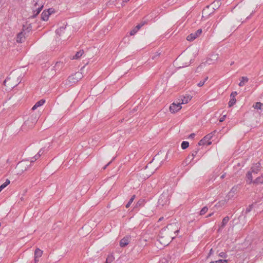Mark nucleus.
Masks as SVG:
<instances>
[{
	"mask_svg": "<svg viewBox=\"0 0 263 263\" xmlns=\"http://www.w3.org/2000/svg\"><path fill=\"white\" fill-rule=\"evenodd\" d=\"M236 102V100L235 98H231L230 99L229 102V107L232 106L234 104H235Z\"/></svg>",
	"mask_w": 263,
	"mask_h": 263,
	"instance_id": "obj_33",
	"label": "nucleus"
},
{
	"mask_svg": "<svg viewBox=\"0 0 263 263\" xmlns=\"http://www.w3.org/2000/svg\"><path fill=\"white\" fill-rule=\"evenodd\" d=\"M213 135V133H211L203 137L198 143L199 145H210L212 143V142L210 141L211 139L212 138Z\"/></svg>",
	"mask_w": 263,
	"mask_h": 263,
	"instance_id": "obj_8",
	"label": "nucleus"
},
{
	"mask_svg": "<svg viewBox=\"0 0 263 263\" xmlns=\"http://www.w3.org/2000/svg\"><path fill=\"white\" fill-rule=\"evenodd\" d=\"M227 201L228 200L226 199L221 200L217 204L215 205V206L217 208H221L225 205Z\"/></svg>",
	"mask_w": 263,
	"mask_h": 263,
	"instance_id": "obj_23",
	"label": "nucleus"
},
{
	"mask_svg": "<svg viewBox=\"0 0 263 263\" xmlns=\"http://www.w3.org/2000/svg\"><path fill=\"white\" fill-rule=\"evenodd\" d=\"M57 34L60 36L63 35L65 33H67L66 26H62L58 28L56 31Z\"/></svg>",
	"mask_w": 263,
	"mask_h": 263,
	"instance_id": "obj_16",
	"label": "nucleus"
},
{
	"mask_svg": "<svg viewBox=\"0 0 263 263\" xmlns=\"http://www.w3.org/2000/svg\"><path fill=\"white\" fill-rule=\"evenodd\" d=\"M31 24H29V26L26 28L25 26V31H26L27 32H29L31 30Z\"/></svg>",
	"mask_w": 263,
	"mask_h": 263,
	"instance_id": "obj_40",
	"label": "nucleus"
},
{
	"mask_svg": "<svg viewBox=\"0 0 263 263\" xmlns=\"http://www.w3.org/2000/svg\"><path fill=\"white\" fill-rule=\"evenodd\" d=\"M249 81V79L247 77H242L241 78L240 82L239 83V86L241 87L243 86L246 83Z\"/></svg>",
	"mask_w": 263,
	"mask_h": 263,
	"instance_id": "obj_22",
	"label": "nucleus"
},
{
	"mask_svg": "<svg viewBox=\"0 0 263 263\" xmlns=\"http://www.w3.org/2000/svg\"><path fill=\"white\" fill-rule=\"evenodd\" d=\"M210 6H208L206 7L205 9H204L202 11V17H204V15L205 16L209 15L212 13L213 12H209L208 11L209 9L210 8Z\"/></svg>",
	"mask_w": 263,
	"mask_h": 263,
	"instance_id": "obj_24",
	"label": "nucleus"
},
{
	"mask_svg": "<svg viewBox=\"0 0 263 263\" xmlns=\"http://www.w3.org/2000/svg\"><path fill=\"white\" fill-rule=\"evenodd\" d=\"M39 261V258H34V263H38Z\"/></svg>",
	"mask_w": 263,
	"mask_h": 263,
	"instance_id": "obj_49",
	"label": "nucleus"
},
{
	"mask_svg": "<svg viewBox=\"0 0 263 263\" xmlns=\"http://www.w3.org/2000/svg\"><path fill=\"white\" fill-rule=\"evenodd\" d=\"M43 252L39 248L35 249L34 251V258H40L43 255Z\"/></svg>",
	"mask_w": 263,
	"mask_h": 263,
	"instance_id": "obj_21",
	"label": "nucleus"
},
{
	"mask_svg": "<svg viewBox=\"0 0 263 263\" xmlns=\"http://www.w3.org/2000/svg\"><path fill=\"white\" fill-rule=\"evenodd\" d=\"M169 195L167 192H163L159 197L157 206L159 209L167 205L170 203Z\"/></svg>",
	"mask_w": 263,
	"mask_h": 263,
	"instance_id": "obj_4",
	"label": "nucleus"
},
{
	"mask_svg": "<svg viewBox=\"0 0 263 263\" xmlns=\"http://www.w3.org/2000/svg\"><path fill=\"white\" fill-rule=\"evenodd\" d=\"M226 115H223L220 119H219V121L220 122H223L225 119H226Z\"/></svg>",
	"mask_w": 263,
	"mask_h": 263,
	"instance_id": "obj_45",
	"label": "nucleus"
},
{
	"mask_svg": "<svg viewBox=\"0 0 263 263\" xmlns=\"http://www.w3.org/2000/svg\"><path fill=\"white\" fill-rule=\"evenodd\" d=\"M173 224H170L166 229L162 230L159 236V241L164 246H167L175 238V236L171 234L173 229Z\"/></svg>",
	"mask_w": 263,
	"mask_h": 263,
	"instance_id": "obj_1",
	"label": "nucleus"
},
{
	"mask_svg": "<svg viewBox=\"0 0 263 263\" xmlns=\"http://www.w3.org/2000/svg\"><path fill=\"white\" fill-rule=\"evenodd\" d=\"M21 81V76L17 73H11L4 81V85L8 89L17 86Z\"/></svg>",
	"mask_w": 263,
	"mask_h": 263,
	"instance_id": "obj_2",
	"label": "nucleus"
},
{
	"mask_svg": "<svg viewBox=\"0 0 263 263\" xmlns=\"http://www.w3.org/2000/svg\"><path fill=\"white\" fill-rule=\"evenodd\" d=\"M143 25V24H138V25H137L135 28L139 30L140 29V28Z\"/></svg>",
	"mask_w": 263,
	"mask_h": 263,
	"instance_id": "obj_44",
	"label": "nucleus"
},
{
	"mask_svg": "<svg viewBox=\"0 0 263 263\" xmlns=\"http://www.w3.org/2000/svg\"><path fill=\"white\" fill-rule=\"evenodd\" d=\"M33 3L34 7L33 8V14L32 15V17H35L37 14H39V13L43 9L44 5L45 4V1L33 0Z\"/></svg>",
	"mask_w": 263,
	"mask_h": 263,
	"instance_id": "obj_5",
	"label": "nucleus"
},
{
	"mask_svg": "<svg viewBox=\"0 0 263 263\" xmlns=\"http://www.w3.org/2000/svg\"><path fill=\"white\" fill-rule=\"evenodd\" d=\"M205 83V81H200L199 83H198V84H197V85L199 86V87H201V86H202Z\"/></svg>",
	"mask_w": 263,
	"mask_h": 263,
	"instance_id": "obj_42",
	"label": "nucleus"
},
{
	"mask_svg": "<svg viewBox=\"0 0 263 263\" xmlns=\"http://www.w3.org/2000/svg\"><path fill=\"white\" fill-rule=\"evenodd\" d=\"M262 104L260 102H257L255 105H253V107L255 109H261Z\"/></svg>",
	"mask_w": 263,
	"mask_h": 263,
	"instance_id": "obj_32",
	"label": "nucleus"
},
{
	"mask_svg": "<svg viewBox=\"0 0 263 263\" xmlns=\"http://www.w3.org/2000/svg\"><path fill=\"white\" fill-rule=\"evenodd\" d=\"M36 122V120L35 119H34L33 120V121L32 122V125H31V126H32Z\"/></svg>",
	"mask_w": 263,
	"mask_h": 263,
	"instance_id": "obj_56",
	"label": "nucleus"
},
{
	"mask_svg": "<svg viewBox=\"0 0 263 263\" xmlns=\"http://www.w3.org/2000/svg\"><path fill=\"white\" fill-rule=\"evenodd\" d=\"M221 259H220L219 260L216 261H211L210 263H221Z\"/></svg>",
	"mask_w": 263,
	"mask_h": 263,
	"instance_id": "obj_47",
	"label": "nucleus"
},
{
	"mask_svg": "<svg viewBox=\"0 0 263 263\" xmlns=\"http://www.w3.org/2000/svg\"><path fill=\"white\" fill-rule=\"evenodd\" d=\"M237 192V187L233 186L226 196V199L229 200L233 198Z\"/></svg>",
	"mask_w": 263,
	"mask_h": 263,
	"instance_id": "obj_13",
	"label": "nucleus"
},
{
	"mask_svg": "<svg viewBox=\"0 0 263 263\" xmlns=\"http://www.w3.org/2000/svg\"><path fill=\"white\" fill-rule=\"evenodd\" d=\"M24 124H25V125H28L29 124V121L28 120V121H25Z\"/></svg>",
	"mask_w": 263,
	"mask_h": 263,
	"instance_id": "obj_55",
	"label": "nucleus"
},
{
	"mask_svg": "<svg viewBox=\"0 0 263 263\" xmlns=\"http://www.w3.org/2000/svg\"><path fill=\"white\" fill-rule=\"evenodd\" d=\"M158 167L156 166V162L155 159H153L145 167L142 173L144 175V178H148L153 174L155 171L157 170Z\"/></svg>",
	"mask_w": 263,
	"mask_h": 263,
	"instance_id": "obj_3",
	"label": "nucleus"
},
{
	"mask_svg": "<svg viewBox=\"0 0 263 263\" xmlns=\"http://www.w3.org/2000/svg\"><path fill=\"white\" fill-rule=\"evenodd\" d=\"M163 219V217H160V218H159V221H161V220H162V219Z\"/></svg>",
	"mask_w": 263,
	"mask_h": 263,
	"instance_id": "obj_58",
	"label": "nucleus"
},
{
	"mask_svg": "<svg viewBox=\"0 0 263 263\" xmlns=\"http://www.w3.org/2000/svg\"><path fill=\"white\" fill-rule=\"evenodd\" d=\"M10 181L9 179H7L6 181L0 186V190L2 191L5 187H6L8 184H9Z\"/></svg>",
	"mask_w": 263,
	"mask_h": 263,
	"instance_id": "obj_28",
	"label": "nucleus"
},
{
	"mask_svg": "<svg viewBox=\"0 0 263 263\" xmlns=\"http://www.w3.org/2000/svg\"><path fill=\"white\" fill-rule=\"evenodd\" d=\"M208 208L206 206H204L200 211V214L201 215H204L208 211Z\"/></svg>",
	"mask_w": 263,
	"mask_h": 263,
	"instance_id": "obj_35",
	"label": "nucleus"
},
{
	"mask_svg": "<svg viewBox=\"0 0 263 263\" xmlns=\"http://www.w3.org/2000/svg\"><path fill=\"white\" fill-rule=\"evenodd\" d=\"M10 181L9 179H7L6 181L0 186V190L2 191L5 187H6L8 184H9Z\"/></svg>",
	"mask_w": 263,
	"mask_h": 263,
	"instance_id": "obj_29",
	"label": "nucleus"
},
{
	"mask_svg": "<svg viewBox=\"0 0 263 263\" xmlns=\"http://www.w3.org/2000/svg\"><path fill=\"white\" fill-rule=\"evenodd\" d=\"M192 97L190 96L181 97L178 99V102L181 104H187L191 100Z\"/></svg>",
	"mask_w": 263,
	"mask_h": 263,
	"instance_id": "obj_15",
	"label": "nucleus"
},
{
	"mask_svg": "<svg viewBox=\"0 0 263 263\" xmlns=\"http://www.w3.org/2000/svg\"><path fill=\"white\" fill-rule=\"evenodd\" d=\"M208 77H206L204 79V81H205V82L206 81H207V80H208Z\"/></svg>",
	"mask_w": 263,
	"mask_h": 263,
	"instance_id": "obj_59",
	"label": "nucleus"
},
{
	"mask_svg": "<svg viewBox=\"0 0 263 263\" xmlns=\"http://www.w3.org/2000/svg\"><path fill=\"white\" fill-rule=\"evenodd\" d=\"M138 30H137L135 28H134L133 29H132L130 32V35H134L135 34Z\"/></svg>",
	"mask_w": 263,
	"mask_h": 263,
	"instance_id": "obj_38",
	"label": "nucleus"
},
{
	"mask_svg": "<svg viewBox=\"0 0 263 263\" xmlns=\"http://www.w3.org/2000/svg\"><path fill=\"white\" fill-rule=\"evenodd\" d=\"M84 53L83 50H80L79 51L77 52L76 54L73 56L72 59L78 60L80 59Z\"/></svg>",
	"mask_w": 263,
	"mask_h": 263,
	"instance_id": "obj_20",
	"label": "nucleus"
},
{
	"mask_svg": "<svg viewBox=\"0 0 263 263\" xmlns=\"http://www.w3.org/2000/svg\"><path fill=\"white\" fill-rule=\"evenodd\" d=\"M237 92L236 91H234V92H232V93L231 94V98H235V96L237 95Z\"/></svg>",
	"mask_w": 263,
	"mask_h": 263,
	"instance_id": "obj_43",
	"label": "nucleus"
},
{
	"mask_svg": "<svg viewBox=\"0 0 263 263\" xmlns=\"http://www.w3.org/2000/svg\"><path fill=\"white\" fill-rule=\"evenodd\" d=\"M26 32H25V26H23V30L18 33L16 37V42L18 43H22L23 42L25 39V34Z\"/></svg>",
	"mask_w": 263,
	"mask_h": 263,
	"instance_id": "obj_12",
	"label": "nucleus"
},
{
	"mask_svg": "<svg viewBox=\"0 0 263 263\" xmlns=\"http://www.w3.org/2000/svg\"><path fill=\"white\" fill-rule=\"evenodd\" d=\"M2 191L0 190V192H1Z\"/></svg>",
	"mask_w": 263,
	"mask_h": 263,
	"instance_id": "obj_63",
	"label": "nucleus"
},
{
	"mask_svg": "<svg viewBox=\"0 0 263 263\" xmlns=\"http://www.w3.org/2000/svg\"><path fill=\"white\" fill-rule=\"evenodd\" d=\"M219 256L222 258H226L227 257V255L225 252H221L219 254Z\"/></svg>",
	"mask_w": 263,
	"mask_h": 263,
	"instance_id": "obj_39",
	"label": "nucleus"
},
{
	"mask_svg": "<svg viewBox=\"0 0 263 263\" xmlns=\"http://www.w3.org/2000/svg\"><path fill=\"white\" fill-rule=\"evenodd\" d=\"M189 146V143L187 141H183L181 143V148L183 149L187 148Z\"/></svg>",
	"mask_w": 263,
	"mask_h": 263,
	"instance_id": "obj_31",
	"label": "nucleus"
},
{
	"mask_svg": "<svg viewBox=\"0 0 263 263\" xmlns=\"http://www.w3.org/2000/svg\"><path fill=\"white\" fill-rule=\"evenodd\" d=\"M195 136V134L193 133V134H191L190 136H189V138H194Z\"/></svg>",
	"mask_w": 263,
	"mask_h": 263,
	"instance_id": "obj_50",
	"label": "nucleus"
},
{
	"mask_svg": "<svg viewBox=\"0 0 263 263\" xmlns=\"http://www.w3.org/2000/svg\"><path fill=\"white\" fill-rule=\"evenodd\" d=\"M213 215V213H211V214H209V215L207 216V217H211V216H212Z\"/></svg>",
	"mask_w": 263,
	"mask_h": 263,
	"instance_id": "obj_57",
	"label": "nucleus"
},
{
	"mask_svg": "<svg viewBox=\"0 0 263 263\" xmlns=\"http://www.w3.org/2000/svg\"><path fill=\"white\" fill-rule=\"evenodd\" d=\"M219 1H215L214 2L212 5H211V6H212V9H214L215 8L214 7H216L217 6H219Z\"/></svg>",
	"mask_w": 263,
	"mask_h": 263,
	"instance_id": "obj_37",
	"label": "nucleus"
},
{
	"mask_svg": "<svg viewBox=\"0 0 263 263\" xmlns=\"http://www.w3.org/2000/svg\"><path fill=\"white\" fill-rule=\"evenodd\" d=\"M213 254V249H211L210 251V252H209V255H211Z\"/></svg>",
	"mask_w": 263,
	"mask_h": 263,
	"instance_id": "obj_53",
	"label": "nucleus"
},
{
	"mask_svg": "<svg viewBox=\"0 0 263 263\" xmlns=\"http://www.w3.org/2000/svg\"><path fill=\"white\" fill-rule=\"evenodd\" d=\"M54 12V9L49 8L44 10L41 14V18L43 21H46L48 20L49 15Z\"/></svg>",
	"mask_w": 263,
	"mask_h": 263,
	"instance_id": "obj_10",
	"label": "nucleus"
},
{
	"mask_svg": "<svg viewBox=\"0 0 263 263\" xmlns=\"http://www.w3.org/2000/svg\"><path fill=\"white\" fill-rule=\"evenodd\" d=\"M226 173L223 174V175H222L221 176H220V178L221 179H223L225 177H226Z\"/></svg>",
	"mask_w": 263,
	"mask_h": 263,
	"instance_id": "obj_52",
	"label": "nucleus"
},
{
	"mask_svg": "<svg viewBox=\"0 0 263 263\" xmlns=\"http://www.w3.org/2000/svg\"><path fill=\"white\" fill-rule=\"evenodd\" d=\"M250 11H248V8L247 6H242L241 7H239V10L238 12V14L240 16L245 17L246 16L247 14Z\"/></svg>",
	"mask_w": 263,
	"mask_h": 263,
	"instance_id": "obj_14",
	"label": "nucleus"
},
{
	"mask_svg": "<svg viewBox=\"0 0 263 263\" xmlns=\"http://www.w3.org/2000/svg\"><path fill=\"white\" fill-rule=\"evenodd\" d=\"M197 151H194L193 153H192V157H193V158H194L197 155Z\"/></svg>",
	"mask_w": 263,
	"mask_h": 263,
	"instance_id": "obj_46",
	"label": "nucleus"
},
{
	"mask_svg": "<svg viewBox=\"0 0 263 263\" xmlns=\"http://www.w3.org/2000/svg\"><path fill=\"white\" fill-rule=\"evenodd\" d=\"M41 156H40V154H37L33 158L31 159V160L30 162H31V164L33 163L36 160L39 159Z\"/></svg>",
	"mask_w": 263,
	"mask_h": 263,
	"instance_id": "obj_36",
	"label": "nucleus"
},
{
	"mask_svg": "<svg viewBox=\"0 0 263 263\" xmlns=\"http://www.w3.org/2000/svg\"><path fill=\"white\" fill-rule=\"evenodd\" d=\"M256 176L252 174V172H249L247 174V181L249 183H253L254 181H253V178L255 177Z\"/></svg>",
	"mask_w": 263,
	"mask_h": 263,
	"instance_id": "obj_17",
	"label": "nucleus"
},
{
	"mask_svg": "<svg viewBox=\"0 0 263 263\" xmlns=\"http://www.w3.org/2000/svg\"><path fill=\"white\" fill-rule=\"evenodd\" d=\"M129 243V238L124 237L122 238L120 242V245L121 247H125Z\"/></svg>",
	"mask_w": 263,
	"mask_h": 263,
	"instance_id": "obj_18",
	"label": "nucleus"
},
{
	"mask_svg": "<svg viewBox=\"0 0 263 263\" xmlns=\"http://www.w3.org/2000/svg\"><path fill=\"white\" fill-rule=\"evenodd\" d=\"M252 208V205H249V207H248L246 209V213H248L250 212L251 211Z\"/></svg>",
	"mask_w": 263,
	"mask_h": 263,
	"instance_id": "obj_41",
	"label": "nucleus"
},
{
	"mask_svg": "<svg viewBox=\"0 0 263 263\" xmlns=\"http://www.w3.org/2000/svg\"><path fill=\"white\" fill-rule=\"evenodd\" d=\"M254 183L259 184L263 183V176L257 177L253 181Z\"/></svg>",
	"mask_w": 263,
	"mask_h": 263,
	"instance_id": "obj_25",
	"label": "nucleus"
},
{
	"mask_svg": "<svg viewBox=\"0 0 263 263\" xmlns=\"http://www.w3.org/2000/svg\"><path fill=\"white\" fill-rule=\"evenodd\" d=\"M221 263H228L227 260H222Z\"/></svg>",
	"mask_w": 263,
	"mask_h": 263,
	"instance_id": "obj_54",
	"label": "nucleus"
},
{
	"mask_svg": "<svg viewBox=\"0 0 263 263\" xmlns=\"http://www.w3.org/2000/svg\"><path fill=\"white\" fill-rule=\"evenodd\" d=\"M31 162L28 161H22L18 163L16 165L17 174H22L24 172L27 171L31 166Z\"/></svg>",
	"mask_w": 263,
	"mask_h": 263,
	"instance_id": "obj_6",
	"label": "nucleus"
},
{
	"mask_svg": "<svg viewBox=\"0 0 263 263\" xmlns=\"http://www.w3.org/2000/svg\"><path fill=\"white\" fill-rule=\"evenodd\" d=\"M229 219H230L228 216H226L224 218H223V219H222V222L221 223L220 227L221 228H223L227 224V223L228 222Z\"/></svg>",
	"mask_w": 263,
	"mask_h": 263,
	"instance_id": "obj_27",
	"label": "nucleus"
},
{
	"mask_svg": "<svg viewBox=\"0 0 263 263\" xmlns=\"http://www.w3.org/2000/svg\"><path fill=\"white\" fill-rule=\"evenodd\" d=\"M129 0H123V2H127Z\"/></svg>",
	"mask_w": 263,
	"mask_h": 263,
	"instance_id": "obj_61",
	"label": "nucleus"
},
{
	"mask_svg": "<svg viewBox=\"0 0 263 263\" xmlns=\"http://www.w3.org/2000/svg\"><path fill=\"white\" fill-rule=\"evenodd\" d=\"M256 168H252V171L251 172H252V174H253L254 175L256 176V175L258 173V171L259 170V163L256 164Z\"/></svg>",
	"mask_w": 263,
	"mask_h": 263,
	"instance_id": "obj_26",
	"label": "nucleus"
},
{
	"mask_svg": "<svg viewBox=\"0 0 263 263\" xmlns=\"http://www.w3.org/2000/svg\"><path fill=\"white\" fill-rule=\"evenodd\" d=\"M201 67V65H200L198 67H197V69H198Z\"/></svg>",
	"mask_w": 263,
	"mask_h": 263,
	"instance_id": "obj_62",
	"label": "nucleus"
},
{
	"mask_svg": "<svg viewBox=\"0 0 263 263\" xmlns=\"http://www.w3.org/2000/svg\"><path fill=\"white\" fill-rule=\"evenodd\" d=\"M182 108V106L181 105V103H179L177 101L176 103H173L170 106V111L173 113L175 114L180 110Z\"/></svg>",
	"mask_w": 263,
	"mask_h": 263,
	"instance_id": "obj_9",
	"label": "nucleus"
},
{
	"mask_svg": "<svg viewBox=\"0 0 263 263\" xmlns=\"http://www.w3.org/2000/svg\"><path fill=\"white\" fill-rule=\"evenodd\" d=\"M135 198V195H133L131 197V198L130 199L129 201H128V202L126 205V208H128V207H129V206L130 205L131 203L133 202V200H134Z\"/></svg>",
	"mask_w": 263,
	"mask_h": 263,
	"instance_id": "obj_34",
	"label": "nucleus"
},
{
	"mask_svg": "<svg viewBox=\"0 0 263 263\" xmlns=\"http://www.w3.org/2000/svg\"><path fill=\"white\" fill-rule=\"evenodd\" d=\"M178 232H179V230H175V231L174 232V233H178Z\"/></svg>",
	"mask_w": 263,
	"mask_h": 263,
	"instance_id": "obj_60",
	"label": "nucleus"
},
{
	"mask_svg": "<svg viewBox=\"0 0 263 263\" xmlns=\"http://www.w3.org/2000/svg\"><path fill=\"white\" fill-rule=\"evenodd\" d=\"M44 151L42 149H40L37 154H40V156H41L43 154Z\"/></svg>",
	"mask_w": 263,
	"mask_h": 263,
	"instance_id": "obj_48",
	"label": "nucleus"
},
{
	"mask_svg": "<svg viewBox=\"0 0 263 263\" xmlns=\"http://www.w3.org/2000/svg\"><path fill=\"white\" fill-rule=\"evenodd\" d=\"M112 162V161H110V162H109L104 167H103V169L105 170L106 167L109 165L110 164V163Z\"/></svg>",
	"mask_w": 263,
	"mask_h": 263,
	"instance_id": "obj_51",
	"label": "nucleus"
},
{
	"mask_svg": "<svg viewBox=\"0 0 263 263\" xmlns=\"http://www.w3.org/2000/svg\"><path fill=\"white\" fill-rule=\"evenodd\" d=\"M114 260V257L113 255H108L106 258L105 263H111Z\"/></svg>",
	"mask_w": 263,
	"mask_h": 263,
	"instance_id": "obj_30",
	"label": "nucleus"
},
{
	"mask_svg": "<svg viewBox=\"0 0 263 263\" xmlns=\"http://www.w3.org/2000/svg\"><path fill=\"white\" fill-rule=\"evenodd\" d=\"M45 102V100L44 99L40 100V101H37L35 105L32 107V109L35 110L37 107L43 105Z\"/></svg>",
	"mask_w": 263,
	"mask_h": 263,
	"instance_id": "obj_19",
	"label": "nucleus"
},
{
	"mask_svg": "<svg viewBox=\"0 0 263 263\" xmlns=\"http://www.w3.org/2000/svg\"><path fill=\"white\" fill-rule=\"evenodd\" d=\"M83 77L82 72L78 71L73 74H71L68 78V81L69 84H72L77 83Z\"/></svg>",
	"mask_w": 263,
	"mask_h": 263,
	"instance_id": "obj_7",
	"label": "nucleus"
},
{
	"mask_svg": "<svg viewBox=\"0 0 263 263\" xmlns=\"http://www.w3.org/2000/svg\"><path fill=\"white\" fill-rule=\"evenodd\" d=\"M202 33V29H199L195 32L192 33L186 37V40L189 41H193L197 37H198Z\"/></svg>",
	"mask_w": 263,
	"mask_h": 263,
	"instance_id": "obj_11",
	"label": "nucleus"
}]
</instances>
